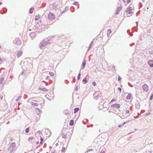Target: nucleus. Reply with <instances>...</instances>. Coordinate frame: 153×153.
<instances>
[{"label":"nucleus","mask_w":153,"mask_h":153,"mask_svg":"<svg viewBox=\"0 0 153 153\" xmlns=\"http://www.w3.org/2000/svg\"><path fill=\"white\" fill-rule=\"evenodd\" d=\"M30 38L33 40L36 36V33L34 32L31 33L29 34Z\"/></svg>","instance_id":"0eeeda50"},{"label":"nucleus","mask_w":153,"mask_h":153,"mask_svg":"<svg viewBox=\"0 0 153 153\" xmlns=\"http://www.w3.org/2000/svg\"><path fill=\"white\" fill-rule=\"evenodd\" d=\"M65 147H63L62 148V149L61 150V152H64L65 151Z\"/></svg>","instance_id":"473e14b6"},{"label":"nucleus","mask_w":153,"mask_h":153,"mask_svg":"<svg viewBox=\"0 0 153 153\" xmlns=\"http://www.w3.org/2000/svg\"><path fill=\"white\" fill-rule=\"evenodd\" d=\"M50 39V37H48L44 39L42 42H41L40 44V48L41 49H42V47H45L49 43V40Z\"/></svg>","instance_id":"f257e3e1"},{"label":"nucleus","mask_w":153,"mask_h":153,"mask_svg":"<svg viewBox=\"0 0 153 153\" xmlns=\"http://www.w3.org/2000/svg\"><path fill=\"white\" fill-rule=\"evenodd\" d=\"M33 137H29L28 139V141H30V140H32L33 139Z\"/></svg>","instance_id":"72a5a7b5"},{"label":"nucleus","mask_w":153,"mask_h":153,"mask_svg":"<svg viewBox=\"0 0 153 153\" xmlns=\"http://www.w3.org/2000/svg\"><path fill=\"white\" fill-rule=\"evenodd\" d=\"M122 7L120 6L118 7L117 9H116V13H115V15H117L118 14L120 11L122 9Z\"/></svg>","instance_id":"1a4fd4ad"},{"label":"nucleus","mask_w":153,"mask_h":153,"mask_svg":"<svg viewBox=\"0 0 153 153\" xmlns=\"http://www.w3.org/2000/svg\"><path fill=\"white\" fill-rule=\"evenodd\" d=\"M3 11L4 13H6L7 11V9L5 8L4 9H3Z\"/></svg>","instance_id":"37998d69"},{"label":"nucleus","mask_w":153,"mask_h":153,"mask_svg":"<svg viewBox=\"0 0 153 153\" xmlns=\"http://www.w3.org/2000/svg\"><path fill=\"white\" fill-rule=\"evenodd\" d=\"M42 111L39 110V114L42 113Z\"/></svg>","instance_id":"603ef678"},{"label":"nucleus","mask_w":153,"mask_h":153,"mask_svg":"<svg viewBox=\"0 0 153 153\" xmlns=\"http://www.w3.org/2000/svg\"><path fill=\"white\" fill-rule=\"evenodd\" d=\"M35 108L38 111V108Z\"/></svg>","instance_id":"774afa93"},{"label":"nucleus","mask_w":153,"mask_h":153,"mask_svg":"<svg viewBox=\"0 0 153 153\" xmlns=\"http://www.w3.org/2000/svg\"><path fill=\"white\" fill-rule=\"evenodd\" d=\"M30 128L29 127L27 128L25 130V132L26 133H28L29 132Z\"/></svg>","instance_id":"c756f323"},{"label":"nucleus","mask_w":153,"mask_h":153,"mask_svg":"<svg viewBox=\"0 0 153 153\" xmlns=\"http://www.w3.org/2000/svg\"><path fill=\"white\" fill-rule=\"evenodd\" d=\"M116 100H117V99H114V98H113L111 100V101L110 102V103H111V102H112L113 101H115Z\"/></svg>","instance_id":"79ce46f5"},{"label":"nucleus","mask_w":153,"mask_h":153,"mask_svg":"<svg viewBox=\"0 0 153 153\" xmlns=\"http://www.w3.org/2000/svg\"><path fill=\"white\" fill-rule=\"evenodd\" d=\"M3 60L0 57V64L3 62Z\"/></svg>","instance_id":"58836bf2"},{"label":"nucleus","mask_w":153,"mask_h":153,"mask_svg":"<svg viewBox=\"0 0 153 153\" xmlns=\"http://www.w3.org/2000/svg\"><path fill=\"white\" fill-rule=\"evenodd\" d=\"M79 110V108H76L74 109V113H76Z\"/></svg>","instance_id":"393cba45"},{"label":"nucleus","mask_w":153,"mask_h":153,"mask_svg":"<svg viewBox=\"0 0 153 153\" xmlns=\"http://www.w3.org/2000/svg\"><path fill=\"white\" fill-rule=\"evenodd\" d=\"M125 12L128 14H130L131 13H132L133 12L132 7L130 6H129L126 9V10Z\"/></svg>","instance_id":"20e7f679"},{"label":"nucleus","mask_w":153,"mask_h":153,"mask_svg":"<svg viewBox=\"0 0 153 153\" xmlns=\"http://www.w3.org/2000/svg\"><path fill=\"white\" fill-rule=\"evenodd\" d=\"M111 107H115L117 108H119L120 107V105L119 104H114L111 105Z\"/></svg>","instance_id":"6e6552de"},{"label":"nucleus","mask_w":153,"mask_h":153,"mask_svg":"<svg viewBox=\"0 0 153 153\" xmlns=\"http://www.w3.org/2000/svg\"><path fill=\"white\" fill-rule=\"evenodd\" d=\"M40 144H42L43 143V141H44V139L42 137H40Z\"/></svg>","instance_id":"bb28decb"},{"label":"nucleus","mask_w":153,"mask_h":153,"mask_svg":"<svg viewBox=\"0 0 153 153\" xmlns=\"http://www.w3.org/2000/svg\"><path fill=\"white\" fill-rule=\"evenodd\" d=\"M76 91H77L78 90V87L77 86H76L75 88Z\"/></svg>","instance_id":"5fc2aeb1"},{"label":"nucleus","mask_w":153,"mask_h":153,"mask_svg":"<svg viewBox=\"0 0 153 153\" xmlns=\"http://www.w3.org/2000/svg\"><path fill=\"white\" fill-rule=\"evenodd\" d=\"M78 4V2L77 1H74V2L73 4L75 5H77Z\"/></svg>","instance_id":"f704fd0d"},{"label":"nucleus","mask_w":153,"mask_h":153,"mask_svg":"<svg viewBox=\"0 0 153 153\" xmlns=\"http://www.w3.org/2000/svg\"><path fill=\"white\" fill-rule=\"evenodd\" d=\"M36 18H35V20H38V18H37V17H38V16H37V15H36Z\"/></svg>","instance_id":"c03bdc74"},{"label":"nucleus","mask_w":153,"mask_h":153,"mask_svg":"<svg viewBox=\"0 0 153 153\" xmlns=\"http://www.w3.org/2000/svg\"><path fill=\"white\" fill-rule=\"evenodd\" d=\"M98 96V95H97V97H95V98L96 99H97V97Z\"/></svg>","instance_id":"0e129e2a"},{"label":"nucleus","mask_w":153,"mask_h":153,"mask_svg":"<svg viewBox=\"0 0 153 153\" xmlns=\"http://www.w3.org/2000/svg\"><path fill=\"white\" fill-rule=\"evenodd\" d=\"M100 153H105V152L104 151H103L102 152L101 151Z\"/></svg>","instance_id":"4d7b16f0"},{"label":"nucleus","mask_w":153,"mask_h":153,"mask_svg":"<svg viewBox=\"0 0 153 153\" xmlns=\"http://www.w3.org/2000/svg\"><path fill=\"white\" fill-rule=\"evenodd\" d=\"M130 32V30H127V32L128 33L129 32Z\"/></svg>","instance_id":"bf43d9fd"},{"label":"nucleus","mask_w":153,"mask_h":153,"mask_svg":"<svg viewBox=\"0 0 153 153\" xmlns=\"http://www.w3.org/2000/svg\"><path fill=\"white\" fill-rule=\"evenodd\" d=\"M21 97V96H19L17 98V99L16 100V101H18V100H19V99Z\"/></svg>","instance_id":"a18cd8bd"},{"label":"nucleus","mask_w":153,"mask_h":153,"mask_svg":"<svg viewBox=\"0 0 153 153\" xmlns=\"http://www.w3.org/2000/svg\"><path fill=\"white\" fill-rule=\"evenodd\" d=\"M33 28H34V30H35V31H36V32L38 31V27L37 26V25H35L34 26V27H33Z\"/></svg>","instance_id":"4be33fe9"},{"label":"nucleus","mask_w":153,"mask_h":153,"mask_svg":"<svg viewBox=\"0 0 153 153\" xmlns=\"http://www.w3.org/2000/svg\"><path fill=\"white\" fill-rule=\"evenodd\" d=\"M126 122H124L122 124V126L123 125H124L125 124H126Z\"/></svg>","instance_id":"680f3d73"},{"label":"nucleus","mask_w":153,"mask_h":153,"mask_svg":"<svg viewBox=\"0 0 153 153\" xmlns=\"http://www.w3.org/2000/svg\"><path fill=\"white\" fill-rule=\"evenodd\" d=\"M131 0H127V3L128 4L130 3L131 1Z\"/></svg>","instance_id":"8fccbe9b"},{"label":"nucleus","mask_w":153,"mask_h":153,"mask_svg":"<svg viewBox=\"0 0 153 153\" xmlns=\"http://www.w3.org/2000/svg\"><path fill=\"white\" fill-rule=\"evenodd\" d=\"M39 90H42L44 92H46L48 91L47 89L45 88H39Z\"/></svg>","instance_id":"a211bd4d"},{"label":"nucleus","mask_w":153,"mask_h":153,"mask_svg":"<svg viewBox=\"0 0 153 153\" xmlns=\"http://www.w3.org/2000/svg\"><path fill=\"white\" fill-rule=\"evenodd\" d=\"M33 9H34V8L33 7V8H31L30 9V10H29V13H30V14L32 13L33 12V11L32 10H33Z\"/></svg>","instance_id":"7c9ffc66"},{"label":"nucleus","mask_w":153,"mask_h":153,"mask_svg":"<svg viewBox=\"0 0 153 153\" xmlns=\"http://www.w3.org/2000/svg\"><path fill=\"white\" fill-rule=\"evenodd\" d=\"M148 63L150 67L153 68V60H149Z\"/></svg>","instance_id":"9d476101"},{"label":"nucleus","mask_w":153,"mask_h":153,"mask_svg":"<svg viewBox=\"0 0 153 153\" xmlns=\"http://www.w3.org/2000/svg\"><path fill=\"white\" fill-rule=\"evenodd\" d=\"M153 97V94H152L150 97V100H152Z\"/></svg>","instance_id":"ea45409f"},{"label":"nucleus","mask_w":153,"mask_h":153,"mask_svg":"<svg viewBox=\"0 0 153 153\" xmlns=\"http://www.w3.org/2000/svg\"><path fill=\"white\" fill-rule=\"evenodd\" d=\"M64 113L65 114H68V111H67V110H65L64 111Z\"/></svg>","instance_id":"2f4dec72"},{"label":"nucleus","mask_w":153,"mask_h":153,"mask_svg":"<svg viewBox=\"0 0 153 153\" xmlns=\"http://www.w3.org/2000/svg\"><path fill=\"white\" fill-rule=\"evenodd\" d=\"M49 74L51 76H54V74L52 72H50Z\"/></svg>","instance_id":"e433bc0d"},{"label":"nucleus","mask_w":153,"mask_h":153,"mask_svg":"<svg viewBox=\"0 0 153 153\" xmlns=\"http://www.w3.org/2000/svg\"><path fill=\"white\" fill-rule=\"evenodd\" d=\"M3 97V96L2 95H0V98L1 99H2Z\"/></svg>","instance_id":"3c124183"},{"label":"nucleus","mask_w":153,"mask_h":153,"mask_svg":"<svg viewBox=\"0 0 153 153\" xmlns=\"http://www.w3.org/2000/svg\"><path fill=\"white\" fill-rule=\"evenodd\" d=\"M143 89L146 91H147L149 90V87L146 84H144L143 86Z\"/></svg>","instance_id":"39448f33"},{"label":"nucleus","mask_w":153,"mask_h":153,"mask_svg":"<svg viewBox=\"0 0 153 153\" xmlns=\"http://www.w3.org/2000/svg\"><path fill=\"white\" fill-rule=\"evenodd\" d=\"M67 134H65L64 133L62 132V137L63 138H64L65 139L68 138Z\"/></svg>","instance_id":"ddd939ff"},{"label":"nucleus","mask_w":153,"mask_h":153,"mask_svg":"<svg viewBox=\"0 0 153 153\" xmlns=\"http://www.w3.org/2000/svg\"><path fill=\"white\" fill-rule=\"evenodd\" d=\"M39 100H40V101H42V102H41L40 103H39V105L40 104V105H41V104L44 103L45 102V101L44 100L42 97H39Z\"/></svg>","instance_id":"6ab92c4d"},{"label":"nucleus","mask_w":153,"mask_h":153,"mask_svg":"<svg viewBox=\"0 0 153 153\" xmlns=\"http://www.w3.org/2000/svg\"><path fill=\"white\" fill-rule=\"evenodd\" d=\"M149 53L150 55H153V50H151L149 51Z\"/></svg>","instance_id":"c85d7f7f"},{"label":"nucleus","mask_w":153,"mask_h":153,"mask_svg":"<svg viewBox=\"0 0 153 153\" xmlns=\"http://www.w3.org/2000/svg\"><path fill=\"white\" fill-rule=\"evenodd\" d=\"M55 16L53 13H50L48 15V18L49 19H54Z\"/></svg>","instance_id":"423d86ee"},{"label":"nucleus","mask_w":153,"mask_h":153,"mask_svg":"<svg viewBox=\"0 0 153 153\" xmlns=\"http://www.w3.org/2000/svg\"><path fill=\"white\" fill-rule=\"evenodd\" d=\"M117 79L118 81H120L121 79V77L120 76H119L117 78Z\"/></svg>","instance_id":"a19ab883"},{"label":"nucleus","mask_w":153,"mask_h":153,"mask_svg":"<svg viewBox=\"0 0 153 153\" xmlns=\"http://www.w3.org/2000/svg\"><path fill=\"white\" fill-rule=\"evenodd\" d=\"M47 131H48V132L49 131V133H50V134H49V135H48L49 136L50 135V134H51V133L50 132V131L49 129H45V132H46Z\"/></svg>","instance_id":"c9c22d12"},{"label":"nucleus","mask_w":153,"mask_h":153,"mask_svg":"<svg viewBox=\"0 0 153 153\" xmlns=\"http://www.w3.org/2000/svg\"><path fill=\"white\" fill-rule=\"evenodd\" d=\"M82 82H85V83H86L87 82V81L86 77H85L84 79L82 80Z\"/></svg>","instance_id":"cd10ccee"},{"label":"nucleus","mask_w":153,"mask_h":153,"mask_svg":"<svg viewBox=\"0 0 153 153\" xmlns=\"http://www.w3.org/2000/svg\"><path fill=\"white\" fill-rule=\"evenodd\" d=\"M85 65H86V62H85V60L84 61H83V62H82V66L81 67V68H82V69H83L85 67Z\"/></svg>","instance_id":"4468645a"},{"label":"nucleus","mask_w":153,"mask_h":153,"mask_svg":"<svg viewBox=\"0 0 153 153\" xmlns=\"http://www.w3.org/2000/svg\"><path fill=\"white\" fill-rule=\"evenodd\" d=\"M122 126V125H119L118 126V127L120 128V127Z\"/></svg>","instance_id":"338daca9"},{"label":"nucleus","mask_w":153,"mask_h":153,"mask_svg":"<svg viewBox=\"0 0 153 153\" xmlns=\"http://www.w3.org/2000/svg\"><path fill=\"white\" fill-rule=\"evenodd\" d=\"M13 43L19 46L21 43V41L18 38H17L14 40L13 41Z\"/></svg>","instance_id":"7ed1b4c3"},{"label":"nucleus","mask_w":153,"mask_h":153,"mask_svg":"<svg viewBox=\"0 0 153 153\" xmlns=\"http://www.w3.org/2000/svg\"><path fill=\"white\" fill-rule=\"evenodd\" d=\"M81 75V73H80V71L79 72V73L78 74V76H77V79L78 80H79L80 79V78Z\"/></svg>","instance_id":"a878e982"},{"label":"nucleus","mask_w":153,"mask_h":153,"mask_svg":"<svg viewBox=\"0 0 153 153\" xmlns=\"http://www.w3.org/2000/svg\"><path fill=\"white\" fill-rule=\"evenodd\" d=\"M128 95L126 97L127 100H130L131 98V93H128Z\"/></svg>","instance_id":"f3484780"},{"label":"nucleus","mask_w":153,"mask_h":153,"mask_svg":"<svg viewBox=\"0 0 153 153\" xmlns=\"http://www.w3.org/2000/svg\"><path fill=\"white\" fill-rule=\"evenodd\" d=\"M39 134H42V132L39 131Z\"/></svg>","instance_id":"13d9d810"},{"label":"nucleus","mask_w":153,"mask_h":153,"mask_svg":"<svg viewBox=\"0 0 153 153\" xmlns=\"http://www.w3.org/2000/svg\"><path fill=\"white\" fill-rule=\"evenodd\" d=\"M133 132H130V133H129L128 134H131V133H133Z\"/></svg>","instance_id":"69168bd1"},{"label":"nucleus","mask_w":153,"mask_h":153,"mask_svg":"<svg viewBox=\"0 0 153 153\" xmlns=\"http://www.w3.org/2000/svg\"><path fill=\"white\" fill-rule=\"evenodd\" d=\"M150 113H148V114H146V116H148L149 114H150Z\"/></svg>","instance_id":"6e6d98bb"},{"label":"nucleus","mask_w":153,"mask_h":153,"mask_svg":"<svg viewBox=\"0 0 153 153\" xmlns=\"http://www.w3.org/2000/svg\"><path fill=\"white\" fill-rule=\"evenodd\" d=\"M92 84L93 86H95L96 85V83L95 82H93Z\"/></svg>","instance_id":"4c0bfd02"},{"label":"nucleus","mask_w":153,"mask_h":153,"mask_svg":"<svg viewBox=\"0 0 153 153\" xmlns=\"http://www.w3.org/2000/svg\"><path fill=\"white\" fill-rule=\"evenodd\" d=\"M128 85H129L130 86H131V87H132L133 86H132V85H131V86H130V83H129V82H128Z\"/></svg>","instance_id":"e2e57ef3"},{"label":"nucleus","mask_w":153,"mask_h":153,"mask_svg":"<svg viewBox=\"0 0 153 153\" xmlns=\"http://www.w3.org/2000/svg\"><path fill=\"white\" fill-rule=\"evenodd\" d=\"M118 89L120 91V92H121L122 89H121V88H120L119 87L118 88Z\"/></svg>","instance_id":"49530a36"},{"label":"nucleus","mask_w":153,"mask_h":153,"mask_svg":"<svg viewBox=\"0 0 153 153\" xmlns=\"http://www.w3.org/2000/svg\"><path fill=\"white\" fill-rule=\"evenodd\" d=\"M22 51H21L20 50L17 53L16 56L17 57L19 58V57H20L22 55Z\"/></svg>","instance_id":"f8f14e48"},{"label":"nucleus","mask_w":153,"mask_h":153,"mask_svg":"<svg viewBox=\"0 0 153 153\" xmlns=\"http://www.w3.org/2000/svg\"><path fill=\"white\" fill-rule=\"evenodd\" d=\"M69 10V7H66L65 8L64 10L62 12V13H65L67 11Z\"/></svg>","instance_id":"dca6fc26"},{"label":"nucleus","mask_w":153,"mask_h":153,"mask_svg":"<svg viewBox=\"0 0 153 153\" xmlns=\"http://www.w3.org/2000/svg\"><path fill=\"white\" fill-rule=\"evenodd\" d=\"M40 27L41 28H42V30H39V33L41 32L42 31H43L45 29L44 27V26H42L41 27L39 26V29H40Z\"/></svg>","instance_id":"412c9836"},{"label":"nucleus","mask_w":153,"mask_h":153,"mask_svg":"<svg viewBox=\"0 0 153 153\" xmlns=\"http://www.w3.org/2000/svg\"><path fill=\"white\" fill-rule=\"evenodd\" d=\"M31 104L33 107H35L37 106L38 105V104L37 102H31Z\"/></svg>","instance_id":"9b49d317"},{"label":"nucleus","mask_w":153,"mask_h":153,"mask_svg":"<svg viewBox=\"0 0 153 153\" xmlns=\"http://www.w3.org/2000/svg\"><path fill=\"white\" fill-rule=\"evenodd\" d=\"M93 149H88L87 151V152H90L92 150H93Z\"/></svg>","instance_id":"de8ad7c7"},{"label":"nucleus","mask_w":153,"mask_h":153,"mask_svg":"<svg viewBox=\"0 0 153 153\" xmlns=\"http://www.w3.org/2000/svg\"><path fill=\"white\" fill-rule=\"evenodd\" d=\"M4 78L3 77H1L0 79V84H2V85H3L5 82H4Z\"/></svg>","instance_id":"2eb2a0df"},{"label":"nucleus","mask_w":153,"mask_h":153,"mask_svg":"<svg viewBox=\"0 0 153 153\" xmlns=\"http://www.w3.org/2000/svg\"><path fill=\"white\" fill-rule=\"evenodd\" d=\"M129 113V111L128 110H127L126 111V114H128Z\"/></svg>","instance_id":"09e8293b"},{"label":"nucleus","mask_w":153,"mask_h":153,"mask_svg":"<svg viewBox=\"0 0 153 153\" xmlns=\"http://www.w3.org/2000/svg\"><path fill=\"white\" fill-rule=\"evenodd\" d=\"M111 33V31L110 29H108L107 32V35L108 37L109 36L110 33Z\"/></svg>","instance_id":"5701e85b"},{"label":"nucleus","mask_w":153,"mask_h":153,"mask_svg":"<svg viewBox=\"0 0 153 153\" xmlns=\"http://www.w3.org/2000/svg\"><path fill=\"white\" fill-rule=\"evenodd\" d=\"M23 73H24V72H22L21 73V74L20 75H23Z\"/></svg>","instance_id":"052dcab7"},{"label":"nucleus","mask_w":153,"mask_h":153,"mask_svg":"<svg viewBox=\"0 0 153 153\" xmlns=\"http://www.w3.org/2000/svg\"><path fill=\"white\" fill-rule=\"evenodd\" d=\"M74 124V120H71L70 123H69V125L70 126H72Z\"/></svg>","instance_id":"b1692460"},{"label":"nucleus","mask_w":153,"mask_h":153,"mask_svg":"<svg viewBox=\"0 0 153 153\" xmlns=\"http://www.w3.org/2000/svg\"><path fill=\"white\" fill-rule=\"evenodd\" d=\"M16 149V143L15 142H13L9 146L7 150L9 152L11 153L15 151Z\"/></svg>","instance_id":"f03ea898"},{"label":"nucleus","mask_w":153,"mask_h":153,"mask_svg":"<svg viewBox=\"0 0 153 153\" xmlns=\"http://www.w3.org/2000/svg\"><path fill=\"white\" fill-rule=\"evenodd\" d=\"M49 76H47L46 77V79H49Z\"/></svg>","instance_id":"864d4df0"},{"label":"nucleus","mask_w":153,"mask_h":153,"mask_svg":"<svg viewBox=\"0 0 153 153\" xmlns=\"http://www.w3.org/2000/svg\"><path fill=\"white\" fill-rule=\"evenodd\" d=\"M93 42H91L88 49V51H89L91 48V46L92 45Z\"/></svg>","instance_id":"aec40b11"}]
</instances>
